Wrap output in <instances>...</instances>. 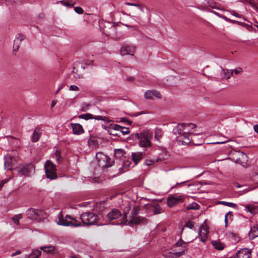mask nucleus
<instances>
[{
	"mask_svg": "<svg viewBox=\"0 0 258 258\" xmlns=\"http://www.w3.org/2000/svg\"><path fill=\"white\" fill-rule=\"evenodd\" d=\"M138 8L141 11V12H144V9L140 5V7H138Z\"/></svg>",
	"mask_w": 258,
	"mask_h": 258,
	"instance_id": "680f3d73",
	"label": "nucleus"
},
{
	"mask_svg": "<svg viewBox=\"0 0 258 258\" xmlns=\"http://www.w3.org/2000/svg\"><path fill=\"white\" fill-rule=\"evenodd\" d=\"M108 132L110 133V134L112 135L120 136L119 132H117V130H115L113 128V124L110 125V126L109 127Z\"/></svg>",
	"mask_w": 258,
	"mask_h": 258,
	"instance_id": "e433bc0d",
	"label": "nucleus"
},
{
	"mask_svg": "<svg viewBox=\"0 0 258 258\" xmlns=\"http://www.w3.org/2000/svg\"><path fill=\"white\" fill-rule=\"evenodd\" d=\"M41 211L37 209H30L26 212V215L28 218L31 220H37Z\"/></svg>",
	"mask_w": 258,
	"mask_h": 258,
	"instance_id": "2eb2a0df",
	"label": "nucleus"
},
{
	"mask_svg": "<svg viewBox=\"0 0 258 258\" xmlns=\"http://www.w3.org/2000/svg\"><path fill=\"white\" fill-rule=\"evenodd\" d=\"M245 210H247L248 211H249L251 213L252 212V209L249 205H245Z\"/></svg>",
	"mask_w": 258,
	"mask_h": 258,
	"instance_id": "5fc2aeb1",
	"label": "nucleus"
},
{
	"mask_svg": "<svg viewBox=\"0 0 258 258\" xmlns=\"http://www.w3.org/2000/svg\"><path fill=\"white\" fill-rule=\"evenodd\" d=\"M74 218L69 215H67L66 216H65V218H63V221H67V222H69L70 221H73L74 220Z\"/></svg>",
	"mask_w": 258,
	"mask_h": 258,
	"instance_id": "8fccbe9b",
	"label": "nucleus"
},
{
	"mask_svg": "<svg viewBox=\"0 0 258 258\" xmlns=\"http://www.w3.org/2000/svg\"><path fill=\"white\" fill-rule=\"evenodd\" d=\"M222 72V77L226 79H229L232 75V74H231V71L230 72L228 69H223Z\"/></svg>",
	"mask_w": 258,
	"mask_h": 258,
	"instance_id": "72a5a7b5",
	"label": "nucleus"
},
{
	"mask_svg": "<svg viewBox=\"0 0 258 258\" xmlns=\"http://www.w3.org/2000/svg\"><path fill=\"white\" fill-rule=\"evenodd\" d=\"M177 134L178 136L177 137V141L179 145H188L192 142L195 145H200L204 142L202 135L200 134H193L192 136L184 133Z\"/></svg>",
	"mask_w": 258,
	"mask_h": 258,
	"instance_id": "f03ea898",
	"label": "nucleus"
},
{
	"mask_svg": "<svg viewBox=\"0 0 258 258\" xmlns=\"http://www.w3.org/2000/svg\"><path fill=\"white\" fill-rule=\"evenodd\" d=\"M71 126L74 134L80 135L84 133L83 128L81 124L79 123H72Z\"/></svg>",
	"mask_w": 258,
	"mask_h": 258,
	"instance_id": "aec40b11",
	"label": "nucleus"
},
{
	"mask_svg": "<svg viewBox=\"0 0 258 258\" xmlns=\"http://www.w3.org/2000/svg\"><path fill=\"white\" fill-rule=\"evenodd\" d=\"M251 251L247 248H242L238 250L234 258H250Z\"/></svg>",
	"mask_w": 258,
	"mask_h": 258,
	"instance_id": "4468645a",
	"label": "nucleus"
},
{
	"mask_svg": "<svg viewBox=\"0 0 258 258\" xmlns=\"http://www.w3.org/2000/svg\"><path fill=\"white\" fill-rule=\"evenodd\" d=\"M55 104H56L55 102L53 101V102L51 103V108L55 106Z\"/></svg>",
	"mask_w": 258,
	"mask_h": 258,
	"instance_id": "e2e57ef3",
	"label": "nucleus"
},
{
	"mask_svg": "<svg viewBox=\"0 0 258 258\" xmlns=\"http://www.w3.org/2000/svg\"><path fill=\"white\" fill-rule=\"evenodd\" d=\"M113 127L114 130H117V131L119 132V134L121 133L123 135H127L130 132L128 128L123 127L118 124H113Z\"/></svg>",
	"mask_w": 258,
	"mask_h": 258,
	"instance_id": "5701e85b",
	"label": "nucleus"
},
{
	"mask_svg": "<svg viewBox=\"0 0 258 258\" xmlns=\"http://www.w3.org/2000/svg\"><path fill=\"white\" fill-rule=\"evenodd\" d=\"M125 151L121 149H115L114 150V154L117 158H121L125 154Z\"/></svg>",
	"mask_w": 258,
	"mask_h": 258,
	"instance_id": "7c9ffc66",
	"label": "nucleus"
},
{
	"mask_svg": "<svg viewBox=\"0 0 258 258\" xmlns=\"http://www.w3.org/2000/svg\"><path fill=\"white\" fill-rule=\"evenodd\" d=\"M219 203L227 207H232L233 208H237V205L233 203L228 202L226 201H220L219 202Z\"/></svg>",
	"mask_w": 258,
	"mask_h": 258,
	"instance_id": "f704fd0d",
	"label": "nucleus"
},
{
	"mask_svg": "<svg viewBox=\"0 0 258 258\" xmlns=\"http://www.w3.org/2000/svg\"><path fill=\"white\" fill-rule=\"evenodd\" d=\"M135 136L139 140V145L142 147H149L151 146V140L152 134L149 131H144L141 133H137Z\"/></svg>",
	"mask_w": 258,
	"mask_h": 258,
	"instance_id": "7ed1b4c3",
	"label": "nucleus"
},
{
	"mask_svg": "<svg viewBox=\"0 0 258 258\" xmlns=\"http://www.w3.org/2000/svg\"><path fill=\"white\" fill-rule=\"evenodd\" d=\"M125 5H128V6H135L136 7H140V5L139 4H135V3H129V2H126L125 4Z\"/></svg>",
	"mask_w": 258,
	"mask_h": 258,
	"instance_id": "864d4df0",
	"label": "nucleus"
},
{
	"mask_svg": "<svg viewBox=\"0 0 258 258\" xmlns=\"http://www.w3.org/2000/svg\"><path fill=\"white\" fill-rule=\"evenodd\" d=\"M185 227L191 229H193L195 228L194 222L192 221H188L185 225Z\"/></svg>",
	"mask_w": 258,
	"mask_h": 258,
	"instance_id": "49530a36",
	"label": "nucleus"
},
{
	"mask_svg": "<svg viewBox=\"0 0 258 258\" xmlns=\"http://www.w3.org/2000/svg\"><path fill=\"white\" fill-rule=\"evenodd\" d=\"M161 131L160 130H158L156 131L155 134V138L159 141L161 138Z\"/></svg>",
	"mask_w": 258,
	"mask_h": 258,
	"instance_id": "a18cd8bd",
	"label": "nucleus"
},
{
	"mask_svg": "<svg viewBox=\"0 0 258 258\" xmlns=\"http://www.w3.org/2000/svg\"><path fill=\"white\" fill-rule=\"evenodd\" d=\"M41 133L39 131L35 130L33 134V136L32 137V141L33 142H37L40 138Z\"/></svg>",
	"mask_w": 258,
	"mask_h": 258,
	"instance_id": "473e14b6",
	"label": "nucleus"
},
{
	"mask_svg": "<svg viewBox=\"0 0 258 258\" xmlns=\"http://www.w3.org/2000/svg\"><path fill=\"white\" fill-rule=\"evenodd\" d=\"M150 208L155 215L161 213L162 209L158 204L153 205Z\"/></svg>",
	"mask_w": 258,
	"mask_h": 258,
	"instance_id": "c756f323",
	"label": "nucleus"
},
{
	"mask_svg": "<svg viewBox=\"0 0 258 258\" xmlns=\"http://www.w3.org/2000/svg\"><path fill=\"white\" fill-rule=\"evenodd\" d=\"M40 248L48 254H54L56 253V248L53 245L43 246Z\"/></svg>",
	"mask_w": 258,
	"mask_h": 258,
	"instance_id": "412c9836",
	"label": "nucleus"
},
{
	"mask_svg": "<svg viewBox=\"0 0 258 258\" xmlns=\"http://www.w3.org/2000/svg\"><path fill=\"white\" fill-rule=\"evenodd\" d=\"M185 197L184 195H174L170 196L167 198V205L170 207H173L179 203L184 202Z\"/></svg>",
	"mask_w": 258,
	"mask_h": 258,
	"instance_id": "9d476101",
	"label": "nucleus"
},
{
	"mask_svg": "<svg viewBox=\"0 0 258 258\" xmlns=\"http://www.w3.org/2000/svg\"><path fill=\"white\" fill-rule=\"evenodd\" d=\"M25 39V36L21 34H17L15 39L14 40V49L18 50L19 49V45L20 42Z\"/></svg>",
	"mask_w": 258,
	"mask_h": 258,
	"instance_id": "b1692460",
	"label": "nucleus"
},
{
	"mask_svg": "<svg viewBox=\"0 0 258 258\" xmlns=\"http://www.w3.org/2000/svg\"><path fill=\"white\" fill-rule=\"evenodd\" d=\"M113 161L110 160V161H104L102 162V165L103 167L107 168L112 165Z\"/></svg>",
	"mask_w": 258,
	"mask_h": 258,
	"instance_id": "37998d69",
	"label": "nucleus"
},
{
	"mask_svg": "<svg viewBox=\"0 0 258 258\" xmlns=\"http://www.w3.org/2000/svg\"><path fill=\"white\" fill-rule=\"evenodd\" d=\"M79 117L80 118L84 119L85 120H88L89 119H93V118L94 119H96V120H105L104 117L102 116H93V115L90 113L81 114L79 116Z\"/></svg>",
	"mask_w": 258,
	"mask_h": 258,
	"instance_id": "6ab92c4d",
	"label": "nucleus"
},
{
	"mask_svg": "<svg viewBox=\"0 0 258 258\" xmlns=\"http://www.w3.org/2000/svg\"><path fill=\"white\" fill-rule=\"evenodd\" d=\"M45 171L47 178L51 180L57 177L55 165L50 160H47L45 165Z\"/></svg>",
	"mask_w": 258,
	"mask_h": 258,
	"instance_id": "6e6552de",
	"label": "nucleus"
},
{
	"mask_svg": "<svg viewBox=\"0 0 258 258\" xmlns=\"http://www.w3.org/2000/svg\"><path fill=\"white\" fill-rule=\"evenodd\" d=\"M80 219L84 225H92L98 224L97 215L91 212H84L80 215Z\"/></svg>",
	"mask_w": 258,
	"mask_h": 258,
	"instance_id": "20e7f679",
	"label": "nucleus"
},
{
	"mask_svg": "<svg viewBox=\"0 0 258 258\" xmlns=\"http://www.w3.org/2000/svg\"><path fill=\"white\" fill-rule=\"evenodd\" d=\"M60 3L63 6H66L68 7H72L75 4V2H73L72 1L69 2H65L64 1H60L58 2L57 3Z\"/></svg>",
	"mask_w": 258,
	"mask_h": 258,
	"instance_id": "4c0bfd02",
	"label": "nucleus"
},
{
	"mask_svg": "<svg viewBox=\"0 0 258 258\" xmlns=\"http://www.w3.org/2000/svg\"><path fill=\"white\" fill-rule=\"evenodd\" d=\"M58 221L57 222V224L63 226H71V227H79L81 226V223L79 221L74 219L73 221L69 222L64 221L63 217L62 215V211L59 212L58 215Z\"/></svg>",
	"mask_w": 258,
	"mask_h": 258,
	"instance_id": "1a4fd4ad",
	"label": "nucleus"
},
{
	"mask_svg": "<svg viewBox=\"0 0 258 258\" xmlns=\"http://www.w3.org/2000/svg\"><path fill=\"white\" fill-rule=\"evenodd\" d=\"M159 160V159L158 158H156L155 160L150 159H147L145 160V164L147 166H151L153 165L155 161L158 162Z\"/></svg>",
	"mask_w": 258,
	"mask_h": 258,
	"instance_id": "79ce46f5",
	"label": "nucleus"
},
{
	"mask_svg": "<svg viewBox=\"0 0 258 258\" xmlns=\"http://www.w3.org/2000/svg\"><path fill=\"white\" fill-rule=\"evenodd\" d=\"M144 97L148 100H152L154 97L158 99H161L162 95L158 91L156 90H148L145 92Z\"/></svg>",
	"mask_w": 258,
	"mask_h": 258,
	"instance_id": "ddd939ff",
	"label": "nucleus"
},
{
	"mask_svg": "<svg viewBox=\"0 0 258 258\" xmlns=\"http://www.w3.org/2000/svg\"><path fill=\"white\" fill-rule=\"evenodd\" d=\"M132 208V204L127 202L124 205L123 209V217L120 222L121 224H125L126 225L132 226L133 225H137L140 223H146V219L138 216L139 211L140 209V207L136 206H133L131 212L130 211Z\"/></svg>",
	"mask_w": 258,
	"mask_h": 258,
	"instance_id": "f257e3e1",
	"label": "nucleus"
},
{
	"mask_svg": "<svg viewBox=\"0 0 258 258\" xmlns=\"http://www.w3.org/2000/svg\"><path fill=\"white\" fill-rule=\"evenodd\" d=\"M96 157L100 165L102 164V162H104L105 161L107 162L108 161H110V159L109 158L101 152L96 153Z\"/></svg>",
	"mask_w": 258,
	"mask_h": 258,
	"instance_id": "a878e982",
	"label": "nucleus"
},
{
	"mask_svg": "<svg viewBox=\"0 0 258 258\" xmlns=\"http://www.w3.org/2000/svg\"><path fill=\"white\" fill-rule=\"evenodd\" d=\"M74 10L76 13L79 14H82L84 12L83 9L80 7H75Z\"/></svg>",
	"mask_w": 258,
	"mask_h": 258,
	"instance_id": "de8ad7c7",
	"label": "nucleus"
},
{
	"mask_svg": "<svg viewBox=\"0 0 258 258\" xmlns=\"http://www.w3.org/2000/svg\"><path fill=\"white\" fill-rule=\"evenodd\" d=\"M124 172L123 171H122V168H119V173H123Z\"/></svg>",
	"mask_w": 258,
	"mask_h": 258,
	"instance_id": "69168bd1",
	"label": "nucleus"
},
{
	"mask_svg": "<svg viewBox=\"0 0 258 258\" xmlns=\"http://www.w3.org/2000/svg\"><path fill=\"white\" fill-rule=\"evenodd\" d=\"M233 218V214L232 212H228L225 216V224L226 227L229 223V221L231 222Z\"/></svg>",
	"mask_w": 258,
	"mask_h": 258,
	"instance_id": "2f4dec72",
	"label": "nucleus"
},
{
	"mask_svg": "<svg viewBox=\"0 0 258 258\" xmlns=\"http://www.w3.org/2000/svg\"><path fill=\"white\" fill-rule=\"evenodd\" d=\"M212 243L213 246L216 249L219 250H223L225 246V244L223 242H222L219 240L213 241L212 242Z\"/></svg>",
	"mask_w": 258,
	"mask_h": 258,
	"instance_id": "c85d7f7f",
	"label": "nucleus"
},
{
	"mask_svg": "<svg viewBox=\"0 0 258 258\" xmlns=\"http://www.w3.org/2000/svg\"><path fill=\"white\" fill-rule=\"evenodd\" d=\"M79 89V87L74 85H71L69 89L70 91H78Z\"/></svg>",
	"mask_w": 258,
	"mask_h": 258,
	"instance_id": "3c124183",
	"label": "nucleus"
},
{
	"mask_svg": "<svg viewBox=\"0 0 258 258\" xmlns=\"http://www.w3.org/2000/svg\"><path fill=\"white\" fill-rule=\"evenodd\" d=\"M39 17L40 18H42L43 17V14H40V15H39Z\"/></svg>",
	"mask_w": 258,
	"mask_h": 258,
	"instance_id": "338daca9",
	"label": "nucleus"
},
{
	"mask_svg": "<svg viewBox=\"0 0 258 258\" xmlns=\"http://www.w3.org/2000/svg\"><path fill=\"white\" fill-rule=\"evenodd\" d=\"M162 255L165 258H176L175 254L173 252L172 247L170 249H166L162 252Z\"/></svg>",
	"mask_w": 258,
	"mask_h": 258,
	"instance_id": "393cba45",
	"label": "nucleus"
},
{
	"mask_svg": "<svg viewBox=\"0 0 258 258\" xmlns=\"http://www.w3.org/2000/svg\"><path fill=\"white\" fill-rule=\"evenodd\" d=\"M131 164H132V162L130 161L126 160V161H124L123 165H122V168H126L130 167Z\"/></svg>",
	"mask_w": 258,
	"mask_h": 258,
	"instance_id": "09e8293b",
	"label": "nucleus"
},
{
	"mask_svg": "<svg viewBox=\"0 0 258 258\" xmlns=\"http://www.w3.org/2000/svg\"><path fill=\"white\" fill-rule=\"evenodd\" d=\"M17 170L20 175L28 176L34 170V168L32 164L21 165Z\"/></svg>",
	"mask_w": 258,
	"mask_h": 258,
	"instance_id": "9b49d317",
	"label": "nucleus"
},
{
	"mask_svg": "<svg viewBox=\"0 0 258 258\" xmlns=\"http://www.w3.org/2000/svg\"><path fill=\"white\" fill-rule=\"evenodd\" d=\"M249 236L251 239H254L258 236V225H254L251 227L249 232Z\"/></svg>",
	"mask_w": 258,
	"mask_h": 258,
	"instance_id": "bb28decb",
	"label": "nucleus"
},
{
	"mask_svg": "<svg viewBox=\"0 0 258 258\" xmlns=\"http://www.w3.org/2000/svg\"><path fill=\"white\" fill-rule=\"evenodd\" d=\"M121 216V213L120 211L116 209H113L110 211L107 215V217L109 220H113L118 219Z\"/></svg>",
	"mask_w": 258,
	"mask_h": 258,
	"instance_id": "dca6fc26",
	"label": "nucleus"
},
{
	"mask_svg": "<svg viewBox=\"0 0 258 258\" xmlns=\"http://www.w3.org/2000/svg\"><path fill=\"white\" fill-rule=\"evenodd\" d=\"M232 14L234 16H235L236 17H237V15L236 14V12L235 11H233L232 12Z\"/></svg>",
	"mask_w": 258,
	"mask_h": 258,
	"instance_id": "0e129e2a",
	"label": "nucleus"
},
{
	"mask_svg": "<svg viewBox=\"0 0 258 258\" xmlns=\"http://www.w3.org/2000/svg\"><path fill=\"white\" fill-rule=\"evenodd\" d=\"M5 168L6 169L8 170H11L12 169V165L13 163V157L10 155H7L5 157Z\"/></svg>",
	"mask_w": 258,
	"mask_h": 258,
	"instance_id": "4be33fe9",
	"label": "nucleus"
},
{
	"mask_svg": "<svg viewBox=\"0 0 258 258\" xmlns=\"http://www.w3.org/2000/svg\"><path fill=\"white\" fill-rule=\"evenodd\" d=\"M41 252L39 250H35L32 251V254L29 258H38L41 255Z\"/></svg>",
	"mask_w": 258,
	"mask_h": 258,
	"instance_id": "ea45409f",
	"label": "nucleus"
},
{
	"mask_svg": "<svg viewBox=\"0 0 258 258\" xmlns=\"http://www.w3.org/2000/svg\"><path fill=\"white\" fill-rule=\"evenodd\" d=\"M231 159L235 162L240 164L243 166L247 165V156L243 152L234 151L231 154Z\"/></svg>",
	"mask_w": 258,
	"mask_h": 258,
	"instance_id": "0eeeda50",
	"label": "nucleus"
},
{
	"mask_svg": "<svg viewBox=\"0 0 258 258\" xmlns=\"http://www.w3.org/2000/svg\"><path fill=\"white\" fill-rule=\"evenodd\" d=\"M116 24L111 25L108 30L104 29L103 30V33L108 37H111L113 39H119L117 35Z\"/></svg>",
	"mask_w": 258,
	"mask_h": 258,
	"instance_id": "f8f14e48",
	"label": "nucleus"
},
{
	"mask_svg": "<svg viewBox=\"0 0 258 258\" xmlns=\"http://www.w3.org/2000/svg\"><path fill=\"white\" fill-rule=\"evenodd\" d=\"M196 124L194 123H179L175 127L174 131L175 134L184 133V134H189L192 136V135H193L192 131L196 128Z\"/></svg>",
	"mask_w": 258,
	"mask_h": 258,
	"instance_id": "39448f33",
	"label": "nucleus"
},
{
	"mask_svg": "<svg viewBox=\"0 0 258 258\" xmlns=\"http://www.w3.org/2000/svg\"><path fill=\"white\" fill-rule=\"evenodd\" d=\"M20 253H21V251L20 250H17L16 252H15L14 253H13L11 255L12 256H15L16 255L19 254Z\"/></svg>",
	"mask_w": 258,
	"mask_h": 258,
	"instance_id": "13d9d810",
	"label": "nucleus"
},
{
	"mask_svg": "<svg viewBox=\"0 0 258 258\" xmlns=\"http://www.w3.org/2000/svg\"><path fill=\"white\" fill-rule=\"evenodd\" d=\"M55 155L57 157V159L58 160L59 158V156H60V153L58 151H56V153H55Z\"/></svg>",
	"mask_w": 258,
	"mask_h": 258,
	"instance_id": "052dcab7",
	"label": "nucleus"
},
{
	"mask_svg": "<svg viewBox=\"0 0 258 258\" xmlns=\"http://www.w3.org/2000/svg\"><path fill=\"white\" fill-rule=\"evenodd\" d=\"M145 113L144 112V111H140V112H137V113H134V116H138L139 115H142V114H145Z\"/></svg>",
	"mask_w": 258,
	"mask_h": 258,
	"instance_id": "4d7b16f0",
	"label": "nucleus"
},
{
	"mask_svg": "<svg viewBox=\"0 0 258 258\" xmlns=\"http://www.w3.org/2000/svg\"><path fill=\"white\" fill-rule=\"evenodd\" d=\"M208 230L203 226L200 227L199 232V238L200 240L202 242H205L207 240L208 238Z\"/></svg>",
	"mask_w": 258,
	"mask_h": 258,
	"instance_id": "a211bd4d",
	"label": "nucleus"
},
{
	"mask_svg": "<svg viewBox=\"0 0 258 258\" xmlns=\"http://www.w3.org/2000/svg\"><path fill=\"white\" fill-rule=\"evenodd\" d=\"M187 242H184L182 239L178 240L175 244L172 246L173 252L176 257L186 253L187 248Z\"/></svg>",
	"mask_w": 258,
	"mask_h": 258,
	"instance_id": "423d86ee",
	"label": "nucleus"
},
{
	"mask_svg": "<svg viewBox=\"0 0 258 258\" xmlns=\"http://www.w3.org/2000/svg\"><path fill=\"white\" fill-rule=\"evenodd\" d=\"M240 1L249 3L253 9L256 11H258V6L253 2V0H240Z\"/></svg>",
	"mask_w": 258,
	"mask_h": 258,
	"instance_id": "c9c22d12",
	"label": "nucleus"
},
{
	"mask_svg": "<svg viewBox=\"0 0 258 258\" xmlns=\"http://www.w3.org/2000/svg\"><path fill=\"white\" fill-rule=\"evenodd\" d=\"M229 141H230L229 140H224V141H223L217 142H216L215 143V144H222L226 143L229 142Z\"/></svg>",
	"mask_w": 258,
	"mask_h": 258,
	"instance_id": "6e6d98bb",
	"label": "nucleus"
},
{
	"mask_svg": "<svg viewBox=\"0 0 258 258\" xmlns=\"http://www.w3.org/2000/svg\"><path fill=\"white\" fill-rule=\"evenodd\" d=\"M9 180V179H5L4 180L0 181V190L2 188V187L5 184L7 183L8 181Z\"/></svg>",
	"mask_w": 258,
	"mask_h": 258,
	"instance_id": "603ef678",
	"label": "nucleus"
},
{
	"mask_svg": "<svg viewBox=\"0 0 258 258\" xmlns=\"http://www.w3.org/2000/svg\"><path fill=\"white\" fill-rule=\"evenodd\" d=\"M22 218V214H19L14 216L12 218V220H13L14 223L16 225L19 224V220Z\"/></svg>",
	"mask_w": 258,
	"mask_h": 258,
	"instance_id": "a19ab883",
	"label": "nucleus"
},
{
	"mask_svg": "<svg viewBox=\"0 0 258 258\" xmlns=\"http://www.w3.org/2000/svg\"><path fill=\"white\" fill-rule=\"evenodd\" d=\"M254 131L258 134V124H255L253 126Z\"/></svg>",
	"mask_w": 258,
	"mask_h": 258,
	"instance_id": "bf43d9fd",
	"label": "nucleus"
},
{
	"mask_svg": "<svg viewBox=\"0 0 258 258\" xmlns=\"http://www.w3.org/2000/svg\"><path fill=\"white\" fill-rule=\"evenodd\" d=\"M243 72V70L241 68H237L234 70H231V74L234 73L235 75H238L241 73Z\"/></svg>",
	"mask_w": 258,
	"mask_h": 258,
	"instance_id": "c03bdc74",
	"label": "nucleus"
},
{
	"mask_svg": "<svg viewBox=\"0 0 258 258\" xmlns=\"http://www.w3.org/2000/svg\"><path fill=\"white\" fill-rule=\"evenodd\" d=\"M61 88H60H60H59L57 89V91H56V93H57L59 91V90L61 89Z\"/></svg>",
	"mask_w": 258,
	"mask_h": 258,
	"instance_id": "774afa93",
	"label": "nucleus"
},
{
	"mask_svg": "<svg viewBox=\"0 0 258 258\" xmlns=\"http://www.w3.org/2000/svg\"><path fill=\"white\" fill-rule=\"evenodd\" d=\"M132 156L133 161L135 163V165H136L143 158V153L141 152L133 153Z\"/></svg>",
	"mask_w": 258,
	"mask_h": 258,
	"instance_id": "cd10ccee",
	"label": "nucleus"
},
{
	"mask_svg": "<svg viewBox=\"0 0 258 258\" xmlns=\"http://www.w3.org/2000/svg\"><path fill=\"white\" fill-rule=\"evenodd\" d=\"M135 48L132 45H126L122 47L120 49V54L122 55L126 54L133 55Z\"/></svg>",
	"mask_w": 258,
	"mask_h": 258,
	"instance_id": "f3484780",
	"label": "nucleus"
},
{
	"mask_svg": "<svg viewBox=\"0 0 258 258\" xmlns=\"http://www.w3.org/2000/svg\"><path fill=\"white\" fill-rule=\"evenodd\" d=\"M200 206L196 203L189 204L186 208L187 210H198Z\"/></svg>",
	"mask_w": 258,
	"mask_h": 258,
	"instance_id": "58836bf2",
	"label": "nucleus"
}]
</instances>
